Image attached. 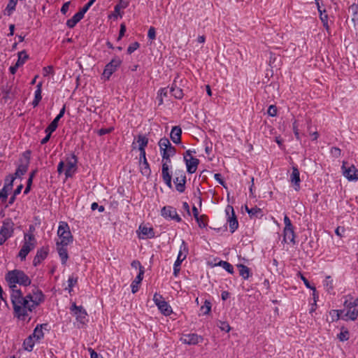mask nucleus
Instances as JSON below:
<instances>
[{"mask_svg":"<svg viewBox=\"0 0 358 358\" xmlns=\"http://www.w3.org/2000/svg\"><path fill=\"white\" fill-rule=\"evenodd\" d=\"M10 299L15 316L23 321L28 317L29 322L31 320L29 314L44 301L45 296L41 289L34 286L31 292L25 296L20 289L13 290Z\"/></svg>","mask_w":358,"mask_h":358,"instance_id":"obj_1","label":"nucleus"},{"mask_svg":"<svg viewBox=\"0 0 358 358\" xmlns=\"http://www.w3.org/2000/svg\"><path fill=\"white\" fill-rule=\"evenodd\" d=\"M5 278L12 292L15 289H18L16 284L27 287L30 285L31 282L30 278L23 271L18 269L8 271L6 274Z\"/></svg>","mask_w":358,"mask_h":358,"instance_id":"obj_2","label":"nucleus"},{"mask_svg":"<svg viewBox=\"0 0 358 358\" xmlns=\"http://www.w3.org/2000/svg\"><path fill=\"white\" fill-rule=\"evenodd\" d=\"M346 299L344 301V306L346 309L343 319L355 320L358 317V298L353 299L350 295L345 296Z\"/></svg>","mask_w":358,"mask_h":358,"instance_id":"obj_3","label":"nucleus"},{"mask_svg":"<svg viewBox=\"0 0 358 358\" xmlns=\"http://www.w3.org/2000/svg\"><path fill=\"white\" fill-rule=\"evenodd\" d=\"M57 235L60 238V241H57V243L59 245H68L73 242V237L71 235L68 224L65 222H59Z\"/></svg>","mask_w":358,"mask_h":358,"instance_id":"obj_4","label":"nucleus"},{"mask_svg":"<svg viewBox=\"0 0 358 358\" xmlns=\"http://www.w3.org/2000/svg\"><path fill=\"white\" fill-rule=\"evenodd\" d=\"M24 239L23 245L18 254L21 260L25 259L27 255L35 248L36 243L35 236L32 234H24Z\"/></svg>","mask_w":358,"mask_h":358,"instance_id":"obj_5","label":"nucleus"},{"mask_svg":"<svg viewBox=\"0 0 358 358\" xmlns=\"http://www.w3.org/2000/svg\"><path fill=\"white\" fill-rule=\"evenodd\" d=\"M14 223L10 219H6L0 229V245H2L14 232Z\"/></svg>","mask_w":358,"mask_h":358,"instance_id":"obj_6","label":"nucleus"},{"mask_svg":"<svg viewBox=\"0 0 358 358\" xmlns=\"http://www.w3.org/2000/svg\"><path fill=\"white\" fill-rule=\"evenodd\" d=\"M188 252L187 247L185 241L182 242L180 248V251L176 261L173 265V275L176 277L180 270V265L183 260L185 259Z\"/></svg>","mask_w":358,"mask_h":358,"instance_id":"obj_7","label":"nucleus"},{"mask_svg":"<svg viewBox=\"0 0 358 358\" xmlns=\"http://www.w3.org/2000/svg\"><path fill=\"white\" fill-rule=\"evenodd\" d=\"M122 64V59L118 57H114L108 64L105 66L102 76L106 79L109 80L111 75Z\"/></svg>","mask_w":358,"mask_h":358,"instance_id":"obj_8","label":"nucleus"},{"mask_svg":"<svg viewBox=\"0 0 358 358\" xmlns=\"http://www.w3.org/2000/svg\"><path fill=\"white\" fill-rule=\"evenodd\" d=\"M348 163L343 162L342 170L343 176L350 181L358 180V170L354 165L347 166Z\"/></svg>","mask_w":358,"mask_h":358,"instance_id":"obj_9","label":"nucleus"},{"mask_svg":"<svg viewBox=\"0 0 358 358\" xmlns=\"http://www.w3.org/2000/svg\"><path fill=\"white\" fill-rule=\"evenodd\" d=\"M226 215H227V221L229 224V229L231 233H234L238 227V222L236 217L234 208L228 205L225 209Z\"/></svg>","mask_w":358,"mask_h":358,"instance_id":"obj_10","label":"nucleus"},{"mask_svg":"<svg viewBox=\"0 0 358 358\" xmlns=\"http://www.w3.org/2000/svg\"><path fill=\"white\" fill-rule=\"evenodd\" d=\"M71 311L72 312L73 315L76 316L78 322L82 324H85L87 321V314L85 309L83 306H78L75 303H73L71 307Z\"/></svg>","mask_w":358,"mask_h":358,"instance_id":"obj_11","label":"nucleus"},{"mask_svg":"<svg viewBox=\"0 0 358 358\" xmlns=\"http://www.w3.org/2000/svg\"><path fill=\"white\" fill-rule=\"evenodd\" d=\"M162 215L166 219L173 220L180 222L182 219L177 213L176 209L171 206H164L161 210Z\"/></svg>","mask_w":358,"mask_h":358,"instance_id":"obj_12","label":"nucleus"},{"mask_svg":"<svg viewBox=\"0 0 358 358\" xmlns=\"http://www.w3.org/2000/svg\"><path fill=\"white\" fill-rule=\"evenodd\" d=\"M66 169L65 176L66 178L71 177L76 170L78 158L74 154H71L70 157H66Z\"/></svg>","mask_w":358,"mask_h":358,"instance_id":"obj_13","label":"nucleus"},{"mask_svg":"<svg viewBox=\"0 0 358 358\" xmlns=\"http://www.w3.org/2000/svg\"><path fill=\"white\" fill-rule=\"evenodd\" d=\"M162 177L164 183L169 187H172V174L170 171L171 164L162 163Z\"/></svg>","mask_w":358,"mask_h":358,"instance_id":"obj_14","label":"nucleus"},{"mask_svg":"<svg viewBox=\"0 0 358 358\" xmlns=\"http://www.w3.org/2000/svg\"><path fill=\"white\" fill-rule=\"evenodd\" d=\"M138 231H140L138 238L141 239L153 238L155 236L152 227L141 224L138 227Z\"/></svg>","mask_w":358,"mask_h":358,"instance_id":"obj_15","label":"nucleus"},{"mask_svg":"<svg viewBox=\"0 0 358 358\" xmlns=\"http://www.w3.org/2000/svg\"><path fill=\"white\" fill-rule=\"evenodd\" d=\"M49 253V248L48 246H44L38 249L36 252V255L33 260V265L34 266H38L41 263L46 257Z\"/></svg>","mask_w":358,"mask_h":358,"instance_id":"obj_16","label":"nucleus"},{"mask_svg":"<svg viewBox=\"0 0 358 358\" xmlns=\"http://www.w3.org/2000/svg\"><path fill=\"white\" fill-rule=\"evenodd\" d=\"M290 181L294 184V188L296 191L300 189V173L296 166L292 167V173L290 175Z\"/></svg>","mask_w":358,"mask_h":358,"instance_id":"obj_17","label":"nucleus"},{"mask_svg":"<svg viewBox=\"0 0 358 358\" xmlns=\"http://www.w3.org/2000/svg\"><path fill=\"white\" fill-rule=\"evenodd\" d=\"M182 341L184 343L188 345H196L203 341V338L200 336H198L196 334H191L185 335L182 338Z\"/></svg>","mask_w":358,"mask_h":358,"instance_id":"obj_18","label":"nucleus"},{"mask_svg":"<svg viewBox=\"0 0 358 358\" xmlns=\"http://www.w3.org/2000/svg\"><path fill=\"white\" fill-rule=\"evenodd\" d=\"M28 168V162H22L20 165H18L15 173L10 176V180H12V183L13 184L15 178H20L21 176L24 175L27 173Z\"/></svg>","mask_w":358,"mask_h":358,"instance_id":"obj_19","label":"nucleus"},{"mask_svg":"<svg viewBox=\"0 0 358 358\" xmlns=\"http://www.w3.org/2000/svg\"><path fill=\"white\" fill-rule=\"evenodd\" d=\"M65 113V106L60 110L59 113L57 115V117L51 122V123L45 129V131L53 132L55 131L58 127L59 120L64 116Z\"/></svg>","mask_w":358,"mask_h":358,"instance_id":"obj_20","label":"nucleus"},{"mask_svg":"<svg viewBox=\"0 0 358 358\" xmlns=\"http://www.w3.org/2000/svg\"><path fill=\"white\" fill-rule=\"evenodd\" d=\"M185 162L187 166V171L189 173L192 174L196 172L199 164V160L197 158L191 157L185 160Z\"/></svg>","mask_w":358,"mask_h":358,"instance_id":"obj_21","label":"nucleus"},{"mask_svg":"<svg viewBox=\"0 0 358 358\" xmlns=\"http://www.w3.org/2000/svg\"><path fill=\"white\" fill-rule=\"evenodd\" d=\"M181 128L179 126L173 127L170 134V138L174 143L179 144L181 143Z\"/></svg>","mask_w":358,"mask_h":358,"instance_id":"obj_22","label":"nucleus"},{"mask_svg":"<svg viewBox=\"0 0 358 358\" xmlns=\"http://www.w3.org/2000/svg\"><path fill=\"white\" fill-rule=\"evenodd\" d=\"M48 327V324H38L34 330V332L31 334L35 341H38L42 339L44 337V333L43 329H46Z\"/></svg>","mask_w":358,"mask_h":358,"instance_id":"obj_23","label":"nucleus"},{"mask_svg":"<svg viewBox=\"0 0 358 358\" xmlns=\"http://www.w3.org/2000/svg\"><path fill=\"white\" fill-rule=\"evenodd\" d=\"M66 246L67 245H63L57 243V250L60 257L61 262L63 265H66V262L69 259Z\"/></svg>","mask_w":358,"mask_h":358,"instance_id":"obj_24","label":"nucleus"},{"mask_svg":"<svg viewBox=\"0 0 358 358\" xmlns=\"http://www.w3.org/2000/svg\"><path fill=\"white\" fill-rule=\"evenodd\" d=\"M176 153V148H171L170 149H168L166 150H164L163 152H161L162 155V163H167V164H171V157H173Z\"/></svg>","mask_w":358,"mask_h":358,"instance_id":"obj_25","label":"nucleus"},{"mask_svg":"<svg viewBox=\"0 0 358 358\" xmlns=\"http://www.w3.org/2000/svg\"><path fill=\"white\" fill-rule=\"evenodd\" d=\"M13 186V184L12 183V180H10L8 183L4 184L3 188L0 190V201L2 203L6 201L8 192L12 189Z\"/></svg>","mask_w":358,"mask_h":358,"instance_id":"obj_26","label":"nucleus"},{"mask_svg":"<svg viewBox=\"0 0 358 358\" xmlns=\"http://www.w3.org/2000/svg\"><path fill=\"white\" fill-rule=\"evenodd\" d=\"M83 17L84 15L83 14V12H78L71 19H69L66 21V26L70 29L73 28L77 23L83 18Z\"/></svg>","mask_w":358,"mask_h":358,"instance_id":"obj_27","label":"nucleus"},{"mask_svg":"<svg viewBox=\"0 0 358 358\" xmlns=\"http://www.w3.org/2000/svg\"><path fill=\"white\" fill-rule=\"evenodd\" d=\"M283 234L285 241H289L293 244L295 243V233L294 231V227L284 228Z\"/></svg>","mask_w":358,"mask_h":358,"instance_id":"obj_28","label":"nucleus"},{"mask_svg":"<svg viewBox=\"0 0 358 358\" xmlns=\"http://www.w3.org/2000/svg\"><path fill=\"white\" fill-rule=\"evenodd\" d=\"M41 92H42V83H39L36 85V90L34 92V99L32 101V105L34 108L38 105L39 102L42 99Z\"/></svg>","mask_w":358,"mask_h":358,"instance_id":"obj_29","label":"nucleus"},{"mask_svg":"<svg viewBox=\"0 0 358 358\" xmlns=\"http://www.w3.org/2000/svg\"><path fill=\"white\" fill-rule=\"evenodd\" d=\"M143 275H144V273H143L142 271L138 272V274L137 275V276L136 277L134 280H133V282H131V292L133 294H135L136 292H137L138 291V285L143 280Z\"/></svg>","mask_w":358,"mask_h":358,"instance_id":"obj_30","label":"nucleus"},{"mask_svg":"<svg viewBox=\"0 0 358 358\" xmlns=\"http://www.w3.org/2000/svg\"><path fill=\"white\" fill-rule=\"evenodd\" d=\"M173 182L176 185V188L177 191L182 193L185 191V183H186V177L180 178L176 177L173 179Z\"/></svg>","mask_w":358,"mask_h":358,"instance_id":"obj_31","label":"nucleus"},{"mask_svg":"<svg viewBox=\"0 0 358 358\" xmlns=\"http://www.w3.org/2000/svg\"><path fill=\"white\" fill-rule=\"evenodd\" d=\"M245 210L251 218H258L263 216L262 210L259 208L255 207L249 208L247 206Z\"/></svg>","mask_w":358,"mask_h":358,"instance_id":"obj_32","label":"nucleus"},{"mask_svg":"<svg viewBox=\"0 0 358 358\" xmlns=\"http://www.w3.org/2000/svg\"><path fill=\"white\" fill-rule=\"evenodd\" d=\"M159 303L157 307L163 315L168 316L172 313V308L166 301H164Z\"/></svg>","mask_w":358,"mask_h":358,"instance_id":"obj_33","label":"nucleus"},{"mask_svg":"<svg viewBox=\"0 0 358 358\" xmlns=\"http://www.w3.org/2000/svg\"><path fill=\"white\" fill-rule=\"evenodd\" d=\"M170 92H171V94L176 99H181L184 96L182 90L176 86V80H174V83L172 84V86L170 89Z\"/></svg>","mask_w":358,"mask_h":358,"instance_id":"obj_34","label":"nucleus"},{"mask_svg":"<svg viewBox=\"0 0 358 358\" xmlns=\"http://www.w3.org/2000/svg\"><path fill=\"white\" fill-rule=\"evenodd\" d=\"M237 267L239 271V275L243 277V279L247 280L250 278L251 272L250 269L248 266L240 264H237Z\"/></svg>","mask_w":358,"mask_h":358,"instance_id":"obj_35","label":"nucleus"},{"mask_svg":"<svg viewBox=\"0 0 358 358\" xmlns=\"http://www.w3.org/2000/svg\"><path fill=\"white\" fill-rule=\"evenodd\" d=\"M140 171L141 174L147 178L150 176L151 169L147 159H145V162H140Z\"/></svg>","mask_w":358,"mask_h":358,"instance_id":"obj_36","label":"nucleus"},{"mask_svg":"<svg viewBox=\"0 0 358 358\" xmlns=\"http://www.w3.org/2000/svg\"><path fill=\"white\" fill-rule=\"evenodd\" d=\"M35 342L33 337L29 335L23 342V348L28 352L32 351Z\"/></svg>","mask_w":358,"mask_h":358,"instance_id":"obj_37","label":"nucleus"},{"mask_svg":"<svg viewBox=\"0 0 358 358\" xmlns=\"http://www.w3.org/2000/svg\"><path fill=\"white\" fill-rule=\"evenodd\" d=\"M158 145L160 149V152H163L164 150L170 149L171 148H173V146L171 145L169 140L165 137L159 140Z\"/></svg>","mask_w":358,"mask_h":358,"instance_id":"obj_38","label":"nucleus"},{"mask_svg":"<svg viewBox=\"0 0 358 358\" xmlns=\"http://www.w3.org/2000/svg\"><path fill=\"white\" fill-rule=\"evenodd\" d=\"M17 0H9L8 3L4 10V14L10 16L15 10Z\"/></svg>","mask_w":358,"mask_h":358,"instance_id":"obj_39","label":"nucleus"},{"mask_svg":"<svg viewBox=\"0 0 358 358\" xmlns=\"http://www.w3.org/2000/svg\"><path fill=\"white\" fill-rule=\"evenodd\" d=\"M324 287L328 293H331L334 290L333 280L331 276L328 275L326 277V279L324 281Z\"/></svg>","mask_w":358,"mask_h":358,"instance_id":"obj_40","label":"nucleus"},{"mask_svg":"<svg viewBox=\"0 0 358 358\" xmlns=\"http://www.w3.org/2000/svg\"><path fill=\"white\" fill-rule=\"evenodd\" d=\"M211 303L209 300H205L204 304L201 306L200 311L204 315H208L211 310Z\"/></svg>","mask_w":358,"mask_h":358,"instance_id":"obj_41","label":"nucleus"},{"mask_svg":"<svg viewBox=\"0 0 358 358\" xmlns=\"http://www.w3.org/2000/svg\"><path fill=\"white\" fill-rule=\"evenodd\" d=\"M137 142L138 143V150H145V147L148 145V139L146 136L143 135H139L138 136Z\"/></svg>","mask_w":358,"mask_h":358,"instance_id":"obj_42","label":"nucleus"},{"mask_svg":"<svg viewBox=\"0 0 358 358\" xmlns=\"http://www.w3.org/2000/svg\"><path fill=\"white\" fill-rule=\"evenodd\" d=\"M28 59V55L24 50H22L18 53V59L16 62L17 66L23 65L25 61Z\"/></svg>","mask_w":358,"mask_h":358,"instance_id":"obj_43","label":"nucleus"},{"mask_svg":"<svg viewBox=\"0 0 358 358\" xmlns=\"http://www.w3.org/2000/svg\"><path fill=\"white\" fill-rule=\"evenodd\" d=\"M298 275H300V278L303 280V282L304 285H306V287L307 288H309V289H312L313 291V295L314 301H315V294H316V288H315V287L310 285L308 280L306 277H304L303 275V274H301V273H299Z\"/></svg>","mask_w":358,"mask_h":358,"instance_id":"obj_44","label":"nucleus"},{"mask_svg":"<svg viewBox=\"0 0 358 358\" xmlns=\"http://www.w3.org/2000/svg\"><path fill=\"white\" fill-rule=\"evenodd\" d=\"M217 265L222 266L228 273H229L231 274L234 273V268H233V266L230 263L221 260L217 264Z\"/></svg>","mask_w":358,"mask_h":358,"instance_id":"obj_45","label":"nucleus"},{"mask_svg":"<svg viewBox=\"0 0 358 358\" xmlns=\"http://www.w3.org/2000/svg\"><path fill=\"white\" fill-rule=\"evenodd\" d=\"M200 228H205L207 226V217L205 215H199L195 218Z\"/></svg>","mask_w":358,"mask_h":358,"instance_id":"obj_46","label":"nucleus"},{"mask_svg":"<svg viewBox=\"0 0 358 358\" xmlns=\"http://www.w3.org/2000/svg\"><path fill=\"white\" fill-rule=\"evenodd\" d=\"M77 282H78L77 277H74L73 275L69 276V278L68 279V287H69L68 289H69V293H71L73 287L75 286V285L77 283Z\"/></svg>","mask_w":358,"mask_h":358,"instance_id":"obj_47","label":"nucleus"},{"mask_svg":"<svg viewBox=\"0 0 358 358\" xmlns=\"http://www.w3.org/2000/svg\"><path fill=\"white\" fill-rule=\"evenodd\" d=\"M217 326L222 330L226 332H229L231 327L228 322L224 321H218Z\"/></svg>","mask_w":358,"mask_h":358,"instance_id":"obj_48","label":"nucleus"},{"mask_svg":"<svg viewBox=\"0 0 358 358\" xmlns=\"http://www.w3.org/2000/svg\"><path fill=\"white\" fill-rule=\"evenodd\" d=\"M337 337L341 341H346L349 339V331L348 330H342Z\"/></svg>","mask_w":358,"mask_h":358,"instance_id":"obj_49","label":"nucleus"},{"mask_svg":"<svg viewBox=\"0 0 358 358\" xmlns=\"http://www.w3.org/2000/svg\"><path fill=\"white\" fill-rule=\"evenodd\" d=\"M140 47V44L138 42L136 41V42H134L132 43H131L129 47L127 48V53L128 54H131L133 53L135 50H136L138 48Z\"/></svg>","mask_w":358,"mask_h":358,"instance_id":"obj_50","label":"nucleus"},{"mask_svg":"<svg viewBox=\"0 0 358 358\" xmlns=\"http://www.w3.org/2000/svg\"><path fill=\"white\" fill-rule=\"evenodd\" d=\"M131 266L136 269L138 268L139 272H141L142 271L143 273H145L144 267L141 265V262L138 260L132 261Z\"/></svg>","mask_w":358,"mask_h":358,"instance_id":"obj_51","label":"nucleus"},{"mask_svg":"<svg viewBox=\"0 0 358 358\" xmlns=\"http://www.w3.org/2000/svg\"><path fill=\"white\" fill-rule=\"evenodd\" d=\"M114 130V127H111L109 128H101L99 130H98L97 134L99 136H103L105 134H108L111 133Z\"/></svg>","mask_w":358,"mask_h":358,"instance_id":"obj_52","label":"nucleus"},{"mask_svg":"<svg viewBox=\"0 0 358 358\" xmlns=\"http://www.w3.org/2000/svg\"><path fill=\"white\" fill-rule=\"evenodd\" d=\"M148 37L150 40H155L156 38V30L153 27H150L148 31Z\"/></svg>","mask_w":358,"mask_h":358,"instance_id":"obj_53","label":"nucleus"},{"mask_svg":"<svg viewBox=\"0 0 358 358\" xmlns=\"http://www.w3.org/2000/svg\"><path fill=\"white\" fill-rule=\"evenodd\" d=\"M96 0H90L88 3H87L80 10V12H83V14L85 13L90 9V8L92 6V4L95 2Z\"/></svg>","mask_w":358,"mask_h":358,"instance_id":"obj_54","label":"nucleus"},{"mask_svg":"<svg viewBox=\"0 0 358 358\" xmlns=\"http://www.w3.org/2000/svg\"><path fill=\"white\" fill-rule=\"evenodd\" d=\"M268 115L271 116V117H275L277 115V108L274 105H271L268 108V111H267Z\"/></svg>","mask_w":358,"mask_h":358,"instance_id":"obj_55","label":"nucleus"},{"mask_svg":"<svg viewBox=\"0 0 358 358\" xmlns=\"http://www.w3.org/2000/svg\"><path fill=\"white\" fill-rule=\"evenodd\" d=\"M153 301L157 306H158V304H159V303L164 301L163 296L161 294H159L157 293H155L154 294Z\"/></svg>","mask_w":358,"mask_h":358,"instance_id":"obj_56","label":"nucleus"},{"mask_svg":"<svg viewBox=\"0 0 358 358\" xmlns=\"http://www.w3.org/2000/svg\"><path fill=\"white\" fill-rule=\"evenodd\" d=\"M320 18L322 24H327L328 22V15L326 13V10L320 11Z\"/></svg>","mask_w":358,"mask_h":358,"instance_id":"obj_57","label":"nucleus"},{"mask_svg":"<svg viewBox=\"0 0 358 358\" xmlns=\"http://www.w3.org/2000/svg\"><path fill=\"white\" fill-rule=\"evenodd\" d=\"M126 30H127L126 25L124 23H122L120 24V33H119L117 40H120L124 36V35L126 32Z\"/></svg>","mask_w":358,"mask_h":358,"instance_id":"obj_58","label":"nucleus"},{"mask_svg":"<svg viewBox=\"0 0 358 358\" xmlns=\"http://www.w3.org/2000/svg\"><path fill=\"white\" fill-rule=\"evenodd\" d=\"M91 209L92 210H95L98 209L99 212H103L105 208L103 206H99V204L97 203L94 202L91 205Z\"/></svg>","mask_w":358,"mask_h":358,"instance_id":"obj_59","label":"nucleus"},{"mask_svg":"<svg viewBox=\"0 0 358 358\" xmlns=\"http://www.w3.org/2000/svg\"><path fill=\"white\" fill-rule=\"evenodd\" d=\"M195 153H196L195 150H187L183 155L184 161L186 159H188L189 158L194 157L192 156V154H195Z\"/></svg>","mask_w":358,"mask_h":358,"instance_id":"obj_60","label":"nucleus"},{"mask_svg":"<svg viewBox=\"0 0 358 358\" xmlns=\"http://www.w3.org/2000/svg\"><path fill=\"white\" fill-rule=\"evenodd\" d=\"M43 71L44 76H47L49 74H52V73H53L52 66H48L44 67L43 69Z\"/></svg>","mask_w":358,"mask_h":358,"instance_id":"obj_61","label":"nucleus"},{"mask_svg":"<svg viewBox=\"0 0 358 358\" xmlns=\"http://www.w3.org/2000/svg\"><path fill=\"white\" fill-rule=\"evenodd\" d=\"M331 152L334 157H338L341 156V150L338 148L333 147L331 149Z\"/></svg>","mask_w":358,"mask_h":358,"instance_id":"obj_62","label":"nucleus"},{"mask_svg":"<svg viewBox=\"0 0 358 358\" xmlns=\"http://www.w3.org/2000/svg\"><path fill=\"white\" fill-rule=\"evenodd\" d=\"M70 1H67L66 3H64L63 4V6H62L61 8V13L64 15H66V13L68 12L69 10V5H70Z\"/></svg>","mask_w":358,"mask_h":358,"instance_id":"obj_63","label":"nucleus"},{"mask_svg":"<svg viewBox=\"0 0 358 358\" xmlns=\"http://www.w3.org/2000/svg\"><path fill=\"white\" fill-rule=\"evenodd\" d=\"M284 223H285V228L294 227L291 222L290 219L289 218V217L287 215H285L284 217Z\"/></svg>","mask_w":358,"mask_h":358,"instance_id":"obj_64","label":"nucleus"}]
</instances>
